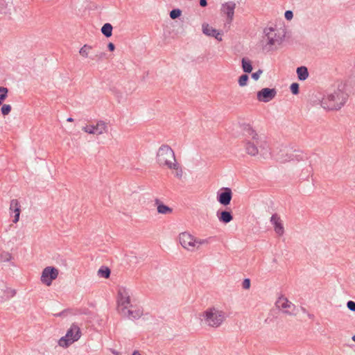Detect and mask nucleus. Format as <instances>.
I'll use <instances>...</instances> for the list:
<instances>
[{
    "label": "nucleus",
    "mask_w": 355,
    "mask_h": 355,
    "mask_svg": "<svg viewBox=\"0 0 355 355\" xmlns=\"http://www.w3.org/2000/svg\"><path fill=\"white\" fill-rule=\"evenodd\" d=\"M243 131L245 136L244 147L248 155L256 156L259 150H267L268 148L267 141L259 135L250 124L243 125Z\"/></svg>",
    "instance_id": "obj_1"
},
{
    "label": "nucleus",
    "mask_w": 355,
    "mask_h": 355,
    "mask_svg": "<svg viewBox=\"0 0 355 355\" xmlns=\"http://www.w3.org/2000/svg\"><path fill=\"white\" fill-rule=\"evenodd\" d=\"M347 99V94L338 89L323 97L321 101V106L325 110H337L345 105Z\"/></svg>",
    "instance_id": "obj_2"
},
{
    "label": "nucleus",
    "mask_w": 355,
    "mask_h": 355,
    "mask_svg": "<svg viewBox=\"0 0 355 355\" xmlns=\"http://www.w3.org/2000/svg\"><path fill=\"white\" fill-rule=\"evenodd\" d=\"M200 316L201 321L205 325L214 328L220 327L225 319L224 311L214 306L207 309Z\"/></svg>",
    "instance_id": "obj_3"
},
{
    "label": "nucleus",
    "mask_w": 355,
    "mask_h": 355,
    "mask_svg": "<svg viewBox=\"0 0 355 355\" xmlns=\"http://www.w3.org/2000/svg\"><path fill=\"white\" fill-rule=\"evenodd\" d=\"M176 161L175 153L168 145L163 144L159 148L156 155V162L160 166L173 167L172 164Z\"/></svg>",
    "instance_id": "obj_4"
},
{
    "label": "nucleus",
    "mask_w": 355,
    "mask_h": 355,
    "mask_svg": "<svg viewBox=\"0 0 355 355\" xmlns=\"http://www.w3.org/2000/svg\"><path fill=\"white\" fill-rule=\"evenodd\" d=\"M263 33L266 38L265 46H268L269 50L273 49L272 47L274 46L281 44L284 37V34H282L280 31L272 27L266 28Z\"/></svg>",
    "instance_id": "obj_5"
},
{
    "label": "nucleus",
    "mask_w": 355,
    "mask_h": 355,
    "mask_svg": "<svg viewBox=\"0 0 355 355\" xmlns=\"http://www.w3.org/2000/svg\"><path fill=\"white\" fill-rule=\"evenodd\" d=\"M81 336V331L77 324H73L67 330L64 336L62 337L58 345L62 347H68L70 345L77 341Z\"/></svg>",
    "instance_id": "obj_6"
},
{
    "label": "nucleus",
    "mask_w": 355,
    "mask_h": 355,
    "mask_svg": "<svg viewBox=\"0 0 355 355\" xmlns=\"http://www.w3.org/2000/svg\"><path fill=\"white\" fill-rule=\"evenodd\" d=\"M129 308H134L131 304L130 291L125 287H119L117 292V310L121 313Z\"/></svg>",
    "instance_id": "obj_7"
},
{
    "label": "nucleus",
    "mask_w": 355,
    "mask_h": 355,
    "mask_svg": "<svg viewBox=\"0 0 355 355\" xmlns=\"http://www.w3.org/2000/svg\"><path fill=\"white\" fill-rule=\"evenodd\" d=\"M180 245L188 251L193 252L196 250L195 236L190 233L184 232L179 234Z\"/></svg>",
    "instance_id": "obj_8"
},
{
    "label": "nucleus",
    "mask_w": 355,
    "mask_h": 355,
    "mask_svg": "<svg viewBox=\"0 0 355 355\" xmlns=\"http://www.w3.org/2000/svg\"><path fill=\"white\" fill-rule=\"evenodd\" d=\"M58 274L59 271L57 268L47 266L42 272L41 282L46 286H51L52 282L58 277Z\"/></svg>",
    "instance_id": "obj_9"
},
{
    "label": "nucleus",
    "mask_w": 355,
    "mask_h": 355,
    "mask_svg": "<svg viewBox=\"0 0 355 355\" xmlns=\"http://www.w3.org/2000/svg\"><path fill=\"white\" fill-rule=\"evenodd\" d=\"M275 304L276 306L279 309L282 310L284 313L290 315H295V305L290 302L286 297L283 296L279 297Z\"/></svg>",
    "instance_id": "obj_10"
},
{
    "label": "nucleus",
    "mask_w": 355,
    "mask_h": 355,
    "mask_svg": "<svg viewBox=\"0 0 355 355\" xmlns=\"http://www.w3.org/2000/svg\"><path fill=\"white\" fill-rule=\"evenodd\" d=\"M82 130L88 134L99 135L107 132V125L103 121H98L96 125H86L83 127Z\"/></svg>",
    "instance_id": "obj_11"
},
{
    "label": "nucleus",
    "mask_w": 355,
    "mask_h": 355,
    "mask_svg": "<svg viewBox=\"0 0 355 355\" xmlns=\"http://www.w3.org/2000/svg\"><path fill=\"white\" fill-rule=\"evenodd\" d=\"M277 95V90L275 88H263L257 94V100L260 102L268 103L272 101Z\"/></svg>",
    "instance_id": "obj_12"
},
{
    "label": "nucleus",
    "mask_w": 355,
    "mask_h": 355,
    "mask_svg": "<svg viewBox=\"0 0 355 355\" xmlns=\"http://www.w3.org/2000/svg\"><path fill=\"white\" fill-rule=\"evenodd\" d=\"M221 190L222 192L218 193L217 200L221 205L227 206L230 205L232 198V190L228 187L223 188Z\"/></svg>",
    "instance_id": "obj_13"
},
{
    "label": "nucleus",
    "mask_w": 355,
    "mask_h": 355,
    "mask_svg": "<svg viewBox=\"0 0 355 355\" xmlns=\"http://www.w3.org/2000/svg\"><path fill=\"white\" fill-rule=\"evenodd\" d=\"M270 223L274 226L275 232L279 236H282L284 233V228L280 217L277 214L272 215L270 218Z\"/></svg>",
    "instance_id": "obj_14"
},
{
    "label": "nucleus",
    "mask_w": 355,
    "mask_h": 355,
    "mask_svg": "<svg viewBox=\"0 0 355 355\" xmlns=\"http://www.w3.org/2000/svg\"><path fill=\"white\" fill-rule=\"evenodd\" d=\"M236 3L233 1H229L222 5V11L227 15V19L231 22L234 15Z\"/></svg>",
    "instance_id": "obj_15"
},
{
    "label": "nucleus",
    "mask_w": 355,
    "mask_h": 355,
    "mask_svg": "<svg viewBox=\"0 0 355 355\" xmlns=\"http://www.w3.org/2000/svg\"><path fill=\"white\" fill-rule=\"evenodd\" d=\"M120 314L128 319L135 320L139 319L142 315L143 311L140 309L129 308Z\"/></svg>",
    "instance_id": "obj_16"
},
{
    "label": "nucleus",
    "mask_w": 355,
    "mask_h": 355,
    "mask_svg": "<svg viewBox=\"0 0 355 355\" xmlns=\"http://www.w3.org/2000/svg\"><path fill=\"white\" fill-rule=\"evenodd\" d=\"M202 32L205 35L213 37L218 41L222 40L220 33L207 24H202Z\"/></svg>",
    "instance_id": "obj_17"
},
{
    "label": "nucleus",
    "mask_w": 355,
    "mask_h": 355,
    "mask_svg": "<svg viewBox=\"0 0 355 355\" xmlns=\"http://www.w3.org/2000/svg\"><path fill=\"white\" fill-rule=\"evenodd\" d=\"M216 216L220 222L225 224L231 222L233 220V216L232 214V212L230 211H218L216 213Z\"/></svg>",
    "instance_id": "obj_18"
},
{
    "label": "nucleus",
    "mask_w": 355,
    "mask_h": 355,
    "mask_svg": "<svg viewBox=\"0 0 355 355\" xmlns=\"http://www.w3.org/2000/svg\"><path fill=\"white\" fill-rule=\"evenodd\" d=\"M155 205L157 206V212L162 214H171L173 209L167 205H164L159 199H155Z\"/></svg>",
    "instance_id": "obj_19"
},
{
    "label": "nucleus",
    "mask_w": 355,
    "mask_h": 355,
    "mask_svg": "<svg viewBox=\"0 0 355 355\" xmlns=\"http://www.w3.org/2000/svg\"><path fill=\"white\" fill-rule=\"evenodd\" d=\"M303 159V155L302 153H299V152L292 151L290 153V155L288 158H279V161L280 162H286L290 161L296 160L297 162Z\"/></svg>",
    "instance_id": "obj_20"
},
{
    "label": "nucleus",
    "mask_w": 355,
    "mask_h": 355,
    "mask_svg": "<svg viewBox=\"0 0 355 355\" xmlns=\"http://www.w3.org/2000/svg\"><path fill=\"white\" fill-rule=\"evenodd\" d=\"M296 72L300 80H305L309 77V71L306 67L302 66L297 67Z\"/></svg>",
    "instance_id": "obj_21"
},
{
    "label": "nucleus",
    "mask_w": 355,
    "mask_h": 355,
    "mask_svg": "<svg viewBox=\"0 0 355 355\" xmlns=\"http://www.w3.org/2000/svg\"><path fill=\"white\" fill-rule=\"evenodd\" d=\"M242 69L245 73H250L252 70V62L248 58L241 60Z\"/></svg>",
    "instance_id": "obj_22"
},
{
    "label": "nucleus",
    "mask_w": 355,
    "mask_h": 355,
    "mask_svg": "<svg viewBox=\"0 0 355 355\" xmlns=\"http://www.w3.org/2000/svg\"><path fill=\"white\" fill-rule=\"evenodd\" d=\"M112 29L111 24L105 23L101 28V32L106 37H110L112 35Z\"/></svg>",
    "instance_id": "obj_23"
},
{
    "label": "nucleus",
    "mask_w": 355,
    "mask_h": 355,
    "mask_svg": "<svg viewBox=\"0 0 355 355\" xmlns=\"http://www.w3.org/2000/svg\"><path fill=\"white\" fill-rule=\"evenodd\" d=\"M172 166H173V167L168 168L174 169L175 171V177L178 178V179H181L183 175L182 167L179 165L177 161L175 162H173Z\"/></svg>",
    "instance_id": "obj_24"
},
{
    "label": "nucleus",
    "mask_w": 355,
    "mask_h": 355,
    "mask_svg": "<svg viewBox=\"0 0 355 355\" xmlns=\"http://www.w3.org/2000/svg\"><path fill=\"white\" fill-rule=\"evenodd\" d=\"M110 270L107 268V267H105V266H101L98 270V275L101 277H103V278H108L110 275Z\"/></svg>",
    "instance_id": "obj_25"
},
{
    "label": "nucleus",
    "mask_w": 355,
    "mask_h": 355,
    "mask_svg": "<svg viewBox=\"0 0 355 355\" xmlns=\"http://www.w3.org/2000/svg\"><path fill=\"white\" fill-rule=\"evenodd\" d=\"M211 239V237H209L207 239H202L195 237L196 249H198L200 245L209 243Z\"/></svg>",
    "instance_id": "obj_26"
},
{
    "label": "nucleus",
    "mask_w": 355,
    "mask_h": 355,
    "mask_svg": "<svg viewBox=\"0 0 355 355\" xmlns=\"http://www.w3.org/2000/svg\"><path fill=\"white\" fill-rule=\"evenodd\" d=\"M92 49V46L87 44H85L79 51V53L84 58H87L89 51Z\"/></svg>",
    "instance_id": "obj_27"
},
{
    "label": "nucleus",
    "mask_w": 355,
    "mask_h": 355,
    "mask_svg": "<svg viewBox=\"0 0 355 355\" xmlns=\"http://www.w3.org/2000/svg\"><path fill=\"white\" fill-rule=\"evenodd\" d=\"M11 207L12 208H15V211H13V213H15V214H20L21 206H20L19 201L17 199H13L11 200Z\"/></svg>",
    "instance_id": "obj_28"
},
{
    "label": "nucleus",
    "mask_w": 355,
    "mask_h": 355,
    "mask_svg": "<svg viewBox=\"0 0 355 355\" xmlns=\"http://www.w3.org/2000/svg\"><path fill=\"white\" fill-rule=\"evenodd\" d=\"M248 79H249V78L247 74L241 75L239 78V85L241 87L245 86L247 85Z\"/></svg>",
    "instance_id": "obj_29"
},
{
    "label": "nucleus",
    "mask_w": 355,
    "mask_h": 355,
    "mask_svg": "<svg viewBox=\"0 0 355 355\" xmlns=\"http://www.w3.org/2000/svg\"><path fill=\"white\" fill-rule=\"evenodd\" d=\"M181 14H182V11L180 9L176 8V9L172 10L170 12L169 15L172 19H175L178 18L181 15Z\"/></svg>",
    "instance_id": "obj_30"
},
{
    "label": "nucleus",
    "mask_w": 355,
    "mask_h": 355,
    "mask_svg": "<svg viewBox=\"0 0 355 355\" xmlns=\"http://www.w3.org/2000/svg\"><path fill=\"white\" fill-rule=\"evenodd\" d=\"M3 115H8L11 111V106L10 105L4 104L1 109Z\"/></svg>",
    "instance_id": "obj_31"
},
{
    "label": "nucleus",
    "mask_w": 355,
    "mask_h": 355,
    "mask_svg": "<svg viewBox=\"0 0 355 355\" xmlns=\"http://www.w3.org/2000/svg\"><path fill=\"white\" fill-rule=\"evenodd\" d=\"M8 89L6 87H0V100H5L7 97Z\"/></svg>",
    "instance_id": "obj_32"
},
{
    "label": "nucleus",
    "mask_w": 355,
    "mask_h": 355,
    "mask_svg": "<svg viewBox=\"0 0 355 355\" xmlns=\"http://www.w3.org/2000/svg\"><path fill=\"white\" fill-rule=\"evenodd\" d=\"M291 92L296 95V94H299V85L298 83H293L291 84Z\"/></svg>",
    "instance_id": "obj_33"
},
{
    "label": "nucleus",
    "mask_w": 355,
    "mask_h": 355,
    "mask_svg": "<svg viewBox=\"0 0 355 355\" xmlns=\"http://www.w3.org/2000/svg\"><path fill=\"white\" fill-rule=\"evenodd\" d=\"M242 287L244 289H249L250 287V280L248 278H246L243 280L242 283Z\"/></svg>",
    "instance_id": "obj_34"
},
{
    "label": "nucleus",
    "mask_w": 355,
    "mask_h": 355,
    "mask_svg": "<svg viewBox=\"0 0 355 355\" xmlns=\"http://www.w3.org/2000/svg\"><path fill=\"white\" fill-rule=\"evenodd\" d=\"M347 307L352 311L355 312V302L349 300L347 303Z\"/></svg>",
    "instance_id": "obj_35"
},
{
    "label": "nucleus",
    "mask_w": 355,
    "mask_h": 355,
    "mask_svg": "<svg viewBox=\"0 0 355 355\" xmlns=\"http://www.w3.org/2000/svg\"><path fill=\"white\" fill-rule=\"evenodd\" d=\"M105 56V53L104 52H99L95 55L92 60H101Z\"/></svg>",
    "instance_id": "obj_36"
},
{
    "label": "nucleus",
    "mask_w": 355,
    "mask_h": 355,
    "mask_svg": "<svg viewBox=\"0 0 355 355\" xmlns=\"http://www.w3.org/2000/svg\"><path fill=\"white\" fill-rule=\"evenodd\" d=\"M262 70L259 69L258 70L257 72H254L252 74V78L255 80H257L259 77H260V75L262 73Z\"/></svg>",
    "instance_id": "obj_37"
},
{
    "label": "nucleus",
    "mask_w": 355,
    "mask_h": 355,
    "mask_svg": "<svg viewBox=\"0 0 355 355\" xmlns=\"http://www.w3.org/2000/svg\"><path fill=\"white\" fill-rule=\"evenodd\" d=\"M284 17L287 20H291L293 17V13L291 10H286L284 13Z\"/></svg>",
    "instance_id": "obj_38"
},
{
    "label": "nucleus",
    "mask_w": 355,
    "mask_h": 355,
    "mask_svg": "<svg viewBox=\"0 0 355 355\" xmlns=\"http://www.w3.org/2000/svg\"><path fill=\"white\" fill-rule=\"evenodd\" d=\"M107 48L110 51H113L115 49V46L113 43L110 42L107 45Z\"/></svg>",
    "instance_id": "obj_39"
},
{
    "label": "nucleus",
    "mask_w": 355,
    "mask_h": 355,
    "mask_svg": "<svg viewBox=\"0 0 355 355\" xmlns=\"http://www.w3.org/2000/svg\"><path fill=\"white\" fill-rule=\"evenodd\" d=\"M289 155H290V153H286L285 155L282 153V154L279 155V157H277V159L279 160V158H288Z\"/></svg>",
    "instance_id": "obj_40"
},
{
    "label": "nucleus",
    "mask_w": 355,
    "mask_h": 355,
    "mask_svg": "<svg viewBox=\"0 0 355 355\" xmlns=\"http://www.w3.org/2000/svg\"><path fill=\"white\" fill-rule=\"evenodd\" d=\"M200 5L202 7H205L207 5V0H200Z\"/></svg>",
    "instance_id": "obj_41"
},
{
    "label": "nucleus",
    "mask_w": 355,
    "mask_h": 355,
    "mask_svg": "<svg viewBox=\"0 0 355 355\" xmlns=\"http://www.w3.org/2000/svg\"><path fill=\"white\" fill-rule=\"evenodd\" d=\"M19 215H20V214H15V218H14V219H13V220H12V221H13V223H17L19 221Z\"/></svg>",
    "instance_id": "obj_42"
},
{
    "label": "nucleus",
    "mask_w": 355,
    "mask_h": 355,
    "mask_svg": "<svg viewBox=\"0 0 355 355\" xmlns=\"http://www.w3.org/2000/svg\"><path fill=\"white\" fill-rule=\"evenodd\" d=\"M15 208H12L11 207V202L10 203V211L12 213L15 211Z\"/></svg>",
    "instance_id": "obj_43"
},
{
    "label": "nucleus",
    "mask_w": 355,
    "mask_h": 355,
    "mask_svg": "<svg viewBox=\"0 0 355 355\" xmlns=\"http://www.w3.org/2000/svg\"><path fill=\"white\" fill-rule=\"evenodd\" d=\"M67 121L68 122H72V121H73V118H71V117H69V118L67 119Z\"/></svg>",
    "instance_id": "obj_44"
},
{
    "label": "nucleus",
    "mask_w": 355,
    "mask_h": 355,
    "mask_svg": "<svg viewBox=\"0 0 355 355\" xmlns=\"http://www.w3.org/2000/svg\"><path fill=\"white\" fill-rule=\"evenodd\" d=\"M132 355H141V354L138 351H135Z\"/></svg>",
    "instance_id": "obj_45"
},
{
    "label": "nucleus",
    "mask_w": 355,
    "mask_h": 355,
    "mask_svg": "<svg viewBox=\"0 0 355 355\" xmlns=\"http://www.w3.org/2000/svg\"><path fill=\"white\" fill-rule=\"evenodd\" d=\"M308 316H309L310 318H313V314H310V313H309V314H308Z\"/></svg>",
    "instance_id": "obj_46"
},
{
    "label": "nucleus",
    "mask_w": 355,
    "mask_h": 355,
    "mask_svg": "<svg viewBox=\"0 0 355 355\" xmlns=\"http://www.w3.org/2000/svg\"><path fill=\"white\" fill-rule=\"evenodd\" d=\"M352 340L355 342V335L352 336Z\"/></svg>",
    "instance_id": "obj_47"
},
{
    "label": "nucleus",
    "mask_w": 355,
    "mask_h": 355,
    "mask_svg": "<svg viewBox=\"0 0 355 355\" xmlns=\"http://www.w3.org/2000/svg\"><path fill=\"white\" fill-rule=\"evenodd\" d=\"M15 294V291H12V295Z\"/></svg>",
    "instance_id": "obj_48"
},
{
    "label": "nucleus",
    "mask_w": 355,
    "mask_h": 355,
    "mask_svg": "<svg viewBox=\"0 0 355 355\" xmlns=\"http://www.w3.org/2000/svg\"><path fill=\"white\" fill-rule=\"evenodd\" d=\"M3 100H0V105L2 104Z\"/></svg>",
    "instance_id": "obj_49"
},
{
    "label": "nucleus",
    "mask_w": 355,
    "mask_h": 355,
    "mask_svg": "<svg viewBox=\"0 0 355 355\" xmlns=\"http://www.w3.org/2000/svg\"><path fill=\"white\" fill-rule=\"evenodd\" d=\"M302 310H303L304 312H306V309H305L303 308Z\"/></svg>",
    "instance_id": "obj_50"
}]
</instances>
